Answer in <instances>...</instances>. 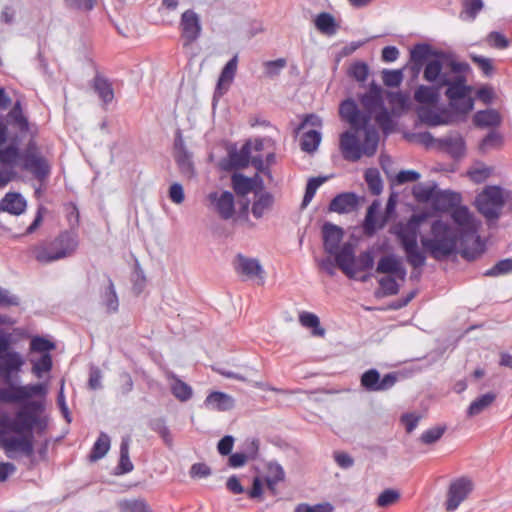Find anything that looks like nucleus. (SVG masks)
<instances>
[{"label": "nucleus", "instance_id": "nucleus-1", "mask_svg": "<svg viewBox=\"0 0 512 512\" xmlns=\"http://www.w3.org/2000/svg\"><path fill=\"white\" fill-rule=\"evenodd\" d=\"M41 403L31 401L21 407L14 417L0 416V446L9 458L17 454L32 457L34 454V428L41 426Z\"/></svg>", "mask_w": 512, "mask_h": 512}, {"label": "nucleus", "instance_id": "nucleus-2", "mask_svg": "<svg viewBox=\"0 0 512 512\" xmlns=\"http://www.w3.org/2000/svg\"><path fill=\"white\" fill-rule=\"evenodd\" d=\"M451 217L460 230V254L467 260H474L484 251V245L477 234L479 224L469 209L458 205Z\"/></svg>", "mask_w": 512, "mask_h": 512}, {"label": "nucleus", "instance_id": "nucleus-3", "mask_svg": "<svg viewBox=\"0 0 512 512\" xmlns=\"http://www.w3.org/2000/svg\"><path fill=\"white\" fill-rule=\"evenodd\" d=\"M340 136V150L344 159L355 162L363 155L373 156L378 147L379 136L375 128H352Z\"/></svg>", "mask_w": 512, "mask_h": 512}, {"label": "nucleus", "instance_id": "nucleus-4", "mask_svg": "<svg viewBox=\"0 0 512 512\" xmlns=\"http://www.w3.org/2000/svg\"><path fill=\"white\" fill-rule=\"evenodd\" d=\"M78 247L76 235L68 231L49 241H41L29 247L30 255L41 264H49L73 255Z\"/></svg>", "mask_w": 512, "mask_h": 512}, {"label": "nucleus", "instance_id": "nucleus-5", "mask_svg": "<svg viewBox=\"0 0 512 512\" xmlns=\"http://www.w3.org/2000/svg\"><path fill=\"white\" fill-rule=\"evenodd\" d=\"M421 220V216L413 215L406 223H399L393 231L401 243L407 262L414 269L424 266L426 261L425 254L417 244Z\"/></svg>", "mask_w": 512, "mask_h": 512}, {"label": "nucleus", "instance_id": "nucleus-6", "mask_svg": "<svg viewBox=\"0 0 512 512\" xmlns=\"http://www.w3.org/2000/svg\"><path fill=\"white\" fill-rule=\"evenodd\" d=\"M431 234V238H423L421 243L433 258L440 260L457 250L458 235L448 224L441 220L433 222Z\"/></svg>", "mask_w": 512, "mask_h": 512}, {"label": "nucleus", "instance_id": "nucleus-7", "mask_svg": "<svg viewBox=\"0 0 512 512\" xmlns=\"http://www.w3.org/2000/svg\"><path fill=\"white\" fill-rule=\"evenodd\" d=\"M360 103L365 111L363 114L369 117V121L374 115L375 121L384 133H389L392 130V119L384 106L383 90L380 86L372 83L369 91L361 96Z\"/></svg>", "mask_w": 512, "mask_h": 512}, {"label": "nucleus", "instance_id": "nucleus-8", "mask_svg": "<svg viewBox=\"0 0 512 512\" xmlns=\"http://www.w3.org/2000/svg\"><path fill=\"white\" fill-rule=\"evenodd\" d=\"M467 69L466 63L444 57L436 58L426 63L423 78L438 88H442L449 83V77L452 74L465 73Z\"/></svg>", "mask_w": 512, "mask_h": 512}, {"label": "nucleus", "instance_id": "nucleus-9", "mask_svg": "<svg viewBox=\"0 0 512 512\" xmlns=\"http://www.w3.org/2000/svg\"><path fill=\"white\" fill-rule=\"evenodd\" d=\"M446 86L450 106L461 114L469 113L474 107V100L469 96L471 88L466 85L464 73L451 75Z\"/></svg>", "mask_w": 512, "mask_h": 512}, {"label": "nucleus", "instance_id": "nucleus-10", "mask_svg": "<svg viewBox=\"0 0 512 512\" xmlns=\"http://www.w3.org/2000/svg\"><path fill=\"white\" fill-rule=\"evenodd\" d=\"M12 335L0 331V375L8 382L14 374H18L25 361L22 355L11 349Z\"/></svg>", "mask_w": 512, "mask_h": 512}, {"label": "nucleus", "instance_id": "nucleus-11", "mask_svg": "<svg viewBox=\"0 0 512 512\" xmlns=\"http://www.w3.org/2000/svg\"><path fill=\"white\" fill-rule=\"evenodd\" d=\"M505 202L503 190L497 186L485 188L476 198L479 212L487 219H497Z\"/></svg>", "mask_w": 512, "mask_h": 512}, {"label": "nucleus", "instance_id": "nucleus-12", "mask_svg": "<svg viewBox=\"0 0 512 512\" xmlns=\"http://www.w3.org/2000/svg\"><path fill=\"white\" fill-rule=\"evenodd\" d=\"M263 150V141L256 139L254 142L245 143L239 152L231 156L234 166L238 168L247 167L252 164L258 171L265 169V163L260 152Z\"/></svg>", "mask_w": 512, "mask_h": 512}, {"label": "nucleus", "instance_id": "nucleus-13", "mask_svg": "<svg viewBox=\"0 0 512 512\" xmlns=\"http://www.w3.org/2000/svg\"><path fill=\"white\" fill-rule=\"evenodd\" d=\"M233 267L242 279H257L260 285L264 284V269L257 259L238 254L233 260Z\"/></svg>", "mask_w": 512, "mask_h": 512}, {"label": "nucleus", "instance_id": "nucleus-14", "mask_svg": "<svg viewBox=\"0 0 512 512\" xmlns=\"http://www.w3.org/2000/svg\"><path fill=\"white\" fill-rule=\"evenodd\" d=\"M21 159L23 169L32 173L37 179L42 180L50 174V166L47 160L34 145L28 146Z\"/></svg>", "mask_w": 512, "mask_h": 512}, {"label": "nucleus", "instance_id": "nucleus-15", "mask_svg": "<svg viewBox=\"0 0 512 512\" xmlns=\"http://www.w3.org/2000/svg\"><path fill=\"white\" fill-rule=\"evenodd\" d=\"M41 384L0 388V402L17 403L43 393Z\"/></svg>", "mask_w": 512, "mask_h": 512}, {"label": "nucleus", "instance_id": "nucleus-16", "mask_svg": "<svg viewBox=\"0 0 512 512\" xmlns=\"http://www.w3.org/2000/svg\"><path fill=\"white\" fill-rule=\"evenodd\" d=\"M201 23L199 16L193 10H186L182 13L180 20V31L184 46H190L201 34Z\"/></svg>", "mask_w": 512, "mask_h": 512}, {"label": "nucleus", "instance_id": "nucleus-17", "mask_svg": "<svg viewBox=\"0 0 512 512\" xmlns=\"http://www.w3.org/2000/svg\"><path fill=\"white\" fill-rule=\"evenodd\" d=\"M207 199L214 211L224 220L233 217L235 213L234 196L229 191H215L208 194Z\"/></svg>", "mask_w": 512, "mask_h": 512}, {"label": "nucleus", "instance_id": "nucleus-18", "mask_svg": "<svg viewBox=\"0 0 512 512\" xmlns=\"http://www.w3.org/2000/svg\"><path fill=\"white\" fill-rule=\"evenodd\" d=\"M472 491V482L466 478H460L452 482L445 503L447 511L456 510Z\"/></svg>", "mask_w": 512, "mask_h": 512}, {"label": "nucleus", "instance_id": "nucleus-19", "mask_svg": "<svg viewBox=\"0 0 512 512\" xmlns=\"http://www.w3.org/2000/svg\"><path fill=\"white\" fill-rule=\"evenodd\" d=\"M396 380L397 378L393 373H388L380 378L376 369H370L361 376V385L368 391H385L393 387Z\"/></svg>", "mask_w": 512, "mask_h": 512}, {"label": "nucleus", "instance_id": "nucleus-20", "mask_svg": "<svg viewBox=\"0 0 512 512\" xmlns=\"http://www.w3.org/2000/svg\"><path fill=\"white\" fill-rule=\"evenodd\" d=\"M339 114L352 128H369V117L364 115L351 99H347L341 103Z\"/></svg>", "mask_w": 512, "mask_h": 512}, {"label": "nucleus", "instance_id": "nucleus-21", "mask_svg": "<svg viewBox=\"0 0 512 512\" xmlns=\"http://www.w3.org/2000/svg\"><path fill=\"white\" fill-rule=\"evenodd\" d=\"M174 158L179 167L180 172L187 178L194 176V164L191 154L187 151L181 133L178 135L174 142Z\"/></svg>", "mask_w": 512, "mask_h": 512}, {"label": "nucleus", "instance_id": "nucleus-22", "mask_svg": "<svg viewBox=\"0 0 512 512\" xmlns=\"http://www.w3.org/2000/svg\"><path fill=\"white\" fill-rule=\"evenodd\" d=\"M335 262L339 269L348 277H355V253L354 248L350 243L344 244L336 251Z\"/></svg>", "mask_w": 512, "mask_h": 512}, {"label": "nucleus", "instance_id": "nucleus-23", "mask_svg": "<svg viewBox=\"0 0 512 512\" xmlns=\"http://www.w3.org/2000/svg\"><path fill=\"white\" fill-rule=\"evenodd\" d=\"M376 271L382 274H391L401 281L405 280L407 274L402 261L394 255L382 257L378 261Z\"/></svg>", "mask_w": 512, "mask_h": 512}, {"label": "nucleus", "instance_id": "nucleus-24", "mask_svg": "<svg viewBox=\"0 0 512 512\" xmlns=\"http://www.w3.org/2000/svg\"><path fill=\"white\" fill-rule=\"evenodd\" d=\"M322 234L325 251L328 254H335L344 235L342 228L331 223H325L322 227Z\"/></svg>", "mask_w": 512, "mask_h": 512}, {"label": "nucleus", "instance_id": "nucleus-25", "mask_svg": "<svg viewBox=\"0 0 512 512\" xmlns=\"http://www.w3.org/2000/svg\"><path fill=\"white\" fill-rule=\"evenodd\" d=\"M461 202V195L451 191H436L432 201L435 210L441 212L453 211Z\"/></svg>", "mask_w": 512, "mask_h": 512}, {"label": "nucleus", "instance_id": "nucleus-26", "mask_svg": "<svg viewBox=\"0 0 512 512\" xmlns=\"http://www.w3.org/2000/svg\"><path fill=\"white\" fill-rule=\"evenodd\" d=\"M358 199L354 193H341L335 196L330 204L329 210L336 213H349L357 208Z\"/></svg>", "mask_w": 512, "mask_h": 512}, {"label": "nucleus", "instance_id": "nucleus-27", "mask_svg": "<svg viewBox=\"0 0 512 512\" xmlns=\"http://www.w3.org/2000/svg\"><path fill=\"white\" fill-rule=\"evenodd\" d=\"M438 148L449 153L455 158L465 153V142L460 134H453L437 140Z\"/></svg>", "mask_w": 512, "mask_h": 512}, {"label": "nucleus", "instance_id": "nucleus-28", "mask_svg": "<svg viewBox=\"0 0 512 512\" xmlns=\"http://www.w3.org/2000/svg\"><path fill=\"white\" fill-rule=\"evenodd\" d=\"M420 120L428 126L445 125L451 122V115L447 110H436L432 108H422L419 110Z\"/></svg>", "mask_w": 512, "mask_h": 512}, {"label": "nucleus", "instance_id": "nucleus-29", "mask_svg": "<svg viewBox=\"0 0 512 512\" xmlns=\"http://www.w3.org/2000/svg\"><path fill=\"white\" fill-rule=\"evenodd\" d=\"M204 404L209 409L228 411L234 407L235 401L233 397L226 393L214 391L206 397Z\"/></svg>", "mask_w": 512, "mask_h": 512}, {"label": "nucleus", "instance_id": "nucleus-30", "mask_svg": "<svg viewBox=\"0 0 512 512\" xmlns=\"http://www.w3.org/2000/svg\"><path fill=\"white\" fill-rule=\"evenodd\" d=\"M380 204L374 201L367 209L365 220L363 223L364 233L368 236L373 235L378 229H381L385 225V220L378 217V211Z\"/></svg>", "mask_w": 512, "mask_h": 512}, {"label": "nucleus", "instance_id": "nucleus-31", "mask_svg": "<svg viewBox=\"0 0 512 512\" xmlns=\"http://www.w3.org/2000/svg\"><path fill=\"white\" fill-rule=\"evenodd\" d=\"M26 201L19 193H7L0 203V210L20 215L26 209Z\"/></svg>", "mask_w": 512, "mask_h": 512}, {"label": "nucleus", "instance_id": "nucleus-32", "mask_svg": "<svg viewBox=\"0 0 512 512\" xmlns=\"http://www.w3.org/2000/svg\"><path fill=\"white\" fill-rule=\"evenodd\" d=\"M430 54V47L427 44H418L410 51L411 70L417 76Z\"/></svg>", "mask_w": 512, "mask_h": 512}, {"label": "nucleus", "instance_id": "nucleus-33", "mask_svg": "<svg viewBox=\"0 0 512 512\" xmlns=\"http://www.w3.org/2000/svg\"><path fill=\"white\" fill-rule=\"evenodd\" d=\"M237 66H238V56L234 55L232 59H230L227 64L222 69V72L220 74V77L218 79L217 83V89L219 91L221 90H227L230 84L232 83L236 72H237Z\"/></svg>", "mask_w": 512, "mask_h": 512}, {"label": "nucleus", "instance_id": "nucleus-34", "mask_svg": "<svg viewBox=\"0 0 512 512\" xmlns=\"http://www.w3.org/2000/svg\"><path fill=\"white\" fill-rule=\"evenodd\" d=\"M169 378L173 381L170 389L173 396L180 402H186L192 398L193 390L190 385L179 379L175 374H170Z\"/></svg>", "mask_w": 512, "mask_h": 512}, {"label": "nucleus", "instance_id": "nucleus-35", "mask_svg": "<svg viewBox=\"0 0 512 512\" xmlns=\"http://www.w3.org/2000/svg\"><path fill=\"white\" fill-rule=\"evenodd\" d=\"M93 88L105 104L112 102L114 99L112 84L105 77L96 75L93 79Z\"/></svg>", "mask_w": 512, "mask_h": 512}, {"label": "nucleus", "instance_id": "nucleus-36", "mask_svg": "<svg viewBox=\"0 0 512 512\" xmlns=\"http://www.w3.org/2000/svg\"><path fill=\"white\" fill-rule=\"evenodd\" d=\"M232 187L237 195L245 196L252 191H255L257 180L248 178L241 174H234L231 178Z\"/></svg>", "mask_w": 512, "mask_h": 512}, {"label": "nucleus", "instance_id": "nucleus-37", "mask_svg": "<svg viewBox=\"0 0 512 512\" xmlns=\"http://www.w3.org/2000/svg\"><path fill=\"white\" fill-rule=\"evenodd\" d=\"M256 199L252 205V214L255 218L263 217L273 205V197L268 192L255 193Z\"/></svg>", "mask_w": 512, "mask_h": 512}, {"label": "nucleus", "instance_id": "nucleus-38", "mask_svg": "<svg viewBox=\"0 0 512 512\" xmlns=\"http://www.w3.org/2000/svg\"><path fill=\"white\" fill-rule=\"evenodd\" d=\"M440 89L436 85H420L414 92V99L421 104H434L438 100Z\"/></svg>", "mask_w": 512, "mask_h": 512}, {"label": "nucleus", "instance_id": "nucleus-39", "mask_svg": "<svg viewBox=\"0 0 512 512\" xmlns=\"http://www.w3.org/2000/svg\"><path fill=\"white\" fill-rule=\"evenodd\" d=\"M474 123L478 127H496L501 123V117L496 110L479 111L474 115Z\"/></svg>", "mask_w": 512, "mask_h": 512}, {"label": "nucleus", "instance_id": "nucleus-40", "mask_svg": "<svg viewBox=\"0 0 512 512\" xmlns=\"http://www.w3.org/2000/svg\"><path fill=\"white\" fill-rule=\"evenodd\" d=\"M110 449V438L106 433L101 432L94 443L89 454V460L95 462L103 458Z\"/></svg>", "mask_w": 512, "mask_h": 512}, {"label": "nucleus", "instance_id": "nucleus-41", "mask_svg": "<svg viewBox=\"0 0 512 512\" xmlns=\"http://www.w3.org/2000/svg\"><path fill=\"white\" fill-rule=\"evenodd\" d=\"M285 478V473L283 468L276 463H270L267 467V475L265 477V482L269 490L272 491L273 494L276 493V485L279 482H282Z\"/></svg>", "mask_w": 512, "mask_h": 512}, {"label": "nucleus", "instance_id": "nucleus-42", "mask_svg": "<svg viewBox=\"0 0 512 512\" xmlns=\"http://www.w3.org/2000/svg\"><path fill=\"white\" fill-rule=\"evenodd\" d=\"M129 445L130 438L125 437L122 439L120 445V459L117 466V470L119 474H126L133 470L134 466L129 457Z\"/></svg>", "mask_w": 512, "mask_h": 512}, {"label": "nucleus", "instance_id": "nucleus-43", "mask_svg": "<svg viewBox=\"0 0 512 512\" xmlns=\"http://www.w3.org/2000/svg\"><path fill=\"white\" fill-rule=\"evenodd\" d=\"M316 28L324 34L334 35L337 32V24L334 17L327 12H322L315 19Z\"/></svg>", "mask_w": 512, "mask_h": 512}, {"label": "nucleus", "instance_id": "nucleus-44", "mask_svg": "<svg viewBox=\"0 0 512 512\" xmlns=\"http://www.w3.org/2000/svg\"><path fill=\"white\" fill-rule=\"evenodd\" d=\"M496 396L493 393H486L471 402L468 407L467 414L470 417L476 416L488 408L495 400Z\"/></svg>", "mask_w": 512, "mask_h": 512}, {"label": "nucleus", "instance_id": "nucleus-45", "mask_svg": "<svg viewBox=\"0 0 512 512\" xmlns=\"http://www.w3.org/2000/svg\"><path fill=\"white\" fill-rule=\"evenodd\" d=\"M299 322L304 327L312 328L314 336H324L325 330L320 327V321L317 315L310 312H303L299 315Z\"/></svg>", "mask_w": 512, "mask_h": 512}, {"label": "nucleus", "instance_id": "nucleus-46", "mask_svg": "<svg viewBox=\"0 0 512 512\" xmlns=\"http://www.w3.org/2000/svg\"><path fill=\"white\" fill-rule=\"evenodd\" d=\"M321 141V135L315 130L307 131L303 134L301 140V148L303 151L311 153L314 152Z\"/></svg>", "mask_w": 512, "mask_h": 512}, {"label": "nucleus", "instance_id": "nucleus-47", "mask_svg": "<svg viewBox=\"0 0 512 512\" xmlns=\"http://www.w3.org/2000/svg\"><path fill=\"white\" fill-rule=\"evenodd\" d=\"M32 364L33 374L40 378L52 369V357L49 353L42 354L38 360L32 361Z\"/></svg>", "mask_w": 512, "mask_h": 512}, {"label": "nucleus", "instance_id": "nucleus-48", "mask_svg": "<svg viewBox=\"0 0 512 512\" xmlns=\"http://www.w3.org/2000/svg\"><path fill=\"white\" fill-rule=\"evenodd\" d=\"M365 181L369 187V190L374 195H379L382 191V181L379 175V171L374 168H370L365 172Z\"/></svg>", "mask_w": 512, "mask_h": 512}, {"label": "nucleus", "instance_id": "nucleus-49", "mask_svg": "<svg viewBox=\"0 0 512 512\" xmlns=\"http://www.w3.org/2000/svg\"><path fill=\"white\" fill-rule=\"evenodd\" d=\"M103 304L107 313H115L118 310V297L111 279H109V284L105 292Z\"/></svg>", "mask_w": 512, "mask_h": 512}, {"label": "nucleus", "instance_id": "nucleus-50", "mask_svg": "<svg viewBox=\"0 0 512 512\" xmlns=\"http://www.w3.org/2000/svg\"><path fill=\"white\" fill-rule=\"evenodd\" d=\"M512 272V258L498 261L493 267L484 272V276L497 277Z\"/></svg>", "mask_w": 512, "mask_h": 512}, {"label": "nucleus", "instance_id": "nucleus-51", "mask_svg": "<svg viewBox=\"0 0 512 512\" xmlns=\"http://www.w3.org/2000/svg\"><path fill=\"white\" fill-rule=\"evenodd\" d=\"M436 193L434 186H428L424 184H418L413 188V195L419 202L433 201Z\"/></svg>", "mask_w": 512, "mask_h": 512}, {"label": "nucleus", "instance_id": "nucleus-52", "mask_svg": "<svg viewBox=\"0 0 512 512\" xmlns=\"http://www.w3.org/2000/svg\"><path fill=\"white\" fill-rule=\"evenodd\" d=\"M369 74L368 65L364 62H354L348 69V75L358 82H365Z\"/></svg>", "mask_w": 512, "mask_h": 512}, {"label": "nucleus", "instance_id": "nucleus-53", "mask_svg": "<svg viewBox=\"0 0 512 512\" xmlns=\"http://www.w3.org/2000/svg\"><path fill=\"white\" fill-rule=\"evenodd\" d=\"M150 427L153 431L160 435V437L163 439L166 445H172V435L170 433V430L166 426L164 419L160 418L153 420L150 424Z\"/></svg>", "mask_w": 512, "mask_h": 512}, {"label": "nucleus", "instance_id": "nucleus-54", "mask_svg": "<svg viewBox=\"0 0 512 512\" xmlns=\"http://www.w3.org/2000/svg\"><path fill=\"white\" fill-rule=\"evenodd\" d=\"M19 158V150L15 145L0 149V162L4 165H14Z\"/></svg>", "mask_w": 512, "mask_h": 512}, {"label": "nucleus", "instance_id": "nucleus-55", "mask_svg": "<svg viewBox=\"0 0 512 512\" xmlns=\"http://www.w3.org/2000/svg\"><path fill=\"white\" fill-rule=\"evenodd\" d=\"M389 104L395 110H405L408 107L409 96L402 92H388Z\"/></svg>", "mask_w": 512, "mask_h": 512}, {"label": "nucleus", "instance_id": "nucleus-56", "mask_svg": "<svg viewBox=\"0 0 512 512\" xmlns=\"http://www.w3.org/2000/svg\"><path fill=\"white\" fill-rule=\"evenodd\" d=\"M374 258L370 251L362 252L357 258H355V275L358 272H364L373 267Z\"/></svg>", "mask_w": 512, "mask_h": 512}, {"label": "nucleus", "instance_id": "nucleus-57", "mask_svg": "<svg viewBox=\"0 0 512 512\" xmlns=\"http://www.w3.org/2000/svg\"><path fill=\"white\" fill-rule=\"evenodd\" d=\"M122 512H152L148 504L142 500H126L120 503Z\"/></svg>", "mask_w": 512, "mask_h": 512}, {"label": "nucleus", "instance_id": "nucleus-58", "mask_svg": "<svg viewBox=\"0 0 512 512\" xmlns=\"http://www.w3.org/2000/svg\"><path fill=\"white\" fill-rule=\"evenodd\" d=\"M54 348L55 344L53 342L40 336L32 338L30 342V350L32 352H40L42 354H46L49 353Z\"/></svg>", "mask_w": 512, "mask_h": 512}, {"label": "nucleus", "instance_id": "nucleus-59", "mask_svg": "<svg viewBox=\"0 0 512 512\" xmlns=\"http://www.w3.org/2000/svg\"><path fill=\"white\" fill-rule=\"evenodd\" d=\"M382 80L387 87H398L403 81L402 70H383Z\"/></svg>", "mask_w": 512, "mask_h": 512}, {"label": "nucleus", "instance_id": "nucleus-60", "mask_svg": "<svg viewBox=\"0 0 512 512\" xmlns=\"http://www.w3.org/2000/svg\"><path fill=\"white\" fill-rule=\"evenodd\" d=\"M9 117L18 125L20 130L26 131L28 129V121L23 114L21 103L17 101L12 110L9 112Z\"/></svg>", "mask_w": 512, "mask_h": 512}, {"label": "nucleus", "instance_id": "nucleus-61", "mask_svg": "<svg viewBox=\"0 0 512 512\" xmlns=\"http://www.w3.org/2000/svg\"><path fill=\"white\" fill-rule=\"evenodd\" d=\"M400 499V493L394 489L384 490L377 498L379 507H388L395 504Z\"/></svg>", "mask_w": 512, "mask_h": 512}, {"label": "nucleus", "instance_id": "nucleus-62", "mask_svg": "<svg viewBox=\"0 0 512 512\" xmlns=\"http://www.w3.org/2000/svg\"><path fill=\"white\" fill-rule=\"evenodd\" d=\"M379 286L382 289L384 295L392 296L396 295L399 291V285L396 281V277L386 276L379 280Z\"/></svg>", "mask_w": 512, "mask_h": 512}, {"label": "nucleus", "instance_id": "nucleus-63", "mask_svg": "<svg viewBox=\"0 0 512 512\" xmlns=\"http://www.w3.org/2000/svg\"><path fill=\"white\" fill-rule=\"evenodd\" d=\"M502 145V136L499 133H489L481 142L480 149L485 152L490 148H499Z\"/></svg>", "mask_w": 512, "mask_h": 512}, {"label": "nucleus", "instance_id": "nucleus-64", "mask_svg": "<svg viewBox=\"0 0 512 512\" xmlns=\"http://www.w3.org/2000/svg\"><path fill=\"white\" fill-rule=\"evenodd\" d=\"M332 511H333V507L328 503L317 504L314 506H310L307 504H299L295 509V512H332Z\"/></svg>", "mask_w": 512, "mask_h": 512}]
</instances>
